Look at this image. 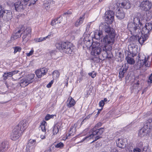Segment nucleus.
<instances>
[{
  "label": "nucleus",
  "mask_w": 152,
  "mask_h": 152,
  "mask_svg": "<svg viewBox=\"0 0 152 152\" xmlns=\"http://www.w3.org/2000/svg\"><path fill=\"white\" fill-rule=\"evenodd\" d=\"M47 72V69L44 67L36 71L35 74L38 78H40L42 76L45 75Z\"/></svg>",
  "instance_id": "obj_17"
},
{
  "label": "nucleus",
  "mask_w": 152,
  "mask_h": 152,
  "mask_svg": "<svg viewBox=\"0 0 152 152\" xmlns=\"http://www.w3.org/2000/svg\"><path fill=\"white\" fill-rule=\"evenodd\" d=\"M152 30V23L148 22L146 23L145 26L142 27L141 31L142 33H146L149 35L150 32Z\"/></svg>",
  "instance_id": "obj_15"
},
{
  "label": "nucleus",
  "mask_w": 152,
  "mask_h": 152,
  "mask_svg": "<svg viewBox=\"0 0 152 152\" xmlns=\"http://www.w3.org/2000/svg\"><path fill=\"white\" fill-rule=\"evenodd\" d=\"M97 136H96L94 137V140L91 142V143H92L93 142H95V141H96L97 140H98L99 139H100V138H101V137L99 136L98 135H97Z\"/></svg>",
  "instance_id": "obj_50"
},
{
  "label": "nucleus",
  "mask_w": 152,
  "mask_h": 152,
  "mask_svg": "<svg viewBox=\"0 0 152 152\" xmlns=\"http://www.w3.org/2000/svg\"><path fill=\"white\" fill-rule=\"evenodd\" d=\"M100 28H102V29L104 32L107 34V35L115 34V30L108 24L104 22L101 23L99 26Z\"/></svg>",
  "instance_id": "obj_6"
},
{
  "label": "nucleus",
  "mask_w": 152,
  "mask_h": 152,
  "mask_svg": "<svg viewBox=\"0 0 152 152\" xmlns=\"http://www.w3.org/2000/svg\"><path fill=\"white\" fill-rule=\"evenodd\" d=\"M88 74L90 76H91L92 78H94L96 76V74L94 72L91 73H89Z\"/></svg>",
  "instance_id": "obj_49"
},
{
  "label": "nucleus",
  "mask_w": 152,
  "mask_h": 152,
  "mask_svg": "<svg viewBox=\"0 0 152 152\" xmlns=\"http://www.w3.org/2000/svg\"><path fill=\"white\" fill-rule=\"evenodd\" d=\"M23 26H22L20 29L13 34L12 38L14 39L15 40L17 39L21 36V34H23L22 32L23 31Z\"/></svg>",
  "instance_id": "obj_21"
},
{
  "label": "nucleus",
  "mask_w": 152,
  "mask_h": 152,
  "mask_svg": "<svg viewBox=\"0 0 152 152\" xmlns=\"http://www.w3.org/2000/svg\"><path fill=\"white\" fill-rule=\"evenodd\" d=\"M19 71L18 70L14 71L9 72H7V74H8V77H12L13 75L17 73Z\"/></svg>",
  "instance_id": "obj_42"
},
{
  "label": "nucleus",
  "mask_w": 152,
  "mask_h": 152,
  "mask_svg": "<svg viewBox=\"0 0 152 152\" xmlns=\"http://www.w3.org/2000/svg\"><path fill=\"white\" fill-rule=\"evenodd\" d=\"M141 151V149L138 148H134L133 150V152H140Z\"/></svg>",
  "instance_id": "obj_57"
},
{
  "label": "nucleus",
  "mask_w": 152,
  "mask_h": 152,
  "mask_svg": "<svg viewBox=\"0 0 152 152\" xmlns=\"http://www.w3.org/2000/svg\"><path fill=\"white\" fill-rule=\"evenodd\" d=\"M23 35L22 37L23 41L26 42L30 39L31 35V29L30 27H27L25 29H23Z\"/></svg>",
  "instance_id": "obj_8"
},
{
  "label": "nucleus",
  "mask_w": 152,
  "mask_h": 152,
  "mask_svg": "<svg viewBox=\"0 0 152 152\" xmlns=\"http://www.w3.org/2000/svg\"><path fill=\"white\" fill-rule=\"evenodd\" d=\"M64 144L62 142H60L55 145V147L56 148H62L64 147Z\"/></svg>",
  "instance_id": "obj_45"
},
{
  "label": "nucleus",
  "mask_w": 152,
  "mask_h": 152,
  "mask_svg": "<svg viewBox=\"0 0 152 152\" xmlns=\"http://www.w3.org/2000/svg\"><path fill=\"white\" fill-rule=\"evenodd\" d=\"M15 10L16 11L19 12L23 10L25 6L23 5L21 2H15L14 4Z\"/></svg>",
  "instance_id": "obj_19"
},
{
  "label": "nucleus",
  "mask_w": 152,
  "mask_h": 152,
  "mask_svg": "<svg viewBox=\"0 0 152 152\" xmlns=\"http://www.w3.org/2000/svg\"><path fill=\"white\" fill-rule=\"evenodd\" d=\"M60 128V126L58 124H56L53 127V134L55 135L57 134L59 131V129Z\"/></svg>",
  "instance_id": "obj_32"
},
{
  "label": "nucleus",
  "mask_w": 152,
  "mask_h": 152,
  "mask_svg": "<svg viewBox=\"0 0 152 152\" xmlns=\"http://www.w3.org/2000/svg\"><path fill=\"white\" fill-rule=\"evenodd\" d=\"M23 1L26 2H28L29 1V4L28 5L29 6H31V4H34L36 3L37 0H23Z\"/></svg>",
  "instance_id": "obj_44"
},
{
  "label": "nucleus",
  "mask_w": 152,
  "mask_h": 152,
  "mask_svg": "<svg viewBox=\"0 0 152 152\" xmlns=\"http://www.w3.org/2000/svg\"><path fill=\"white\" fill-rule=\"evenodd\" d=\"M105 22L107 24H110L112 23L114 20V17L105 18Z\"/></svg>",
  "instance_id": "obj_31"
},
{
  "label": "nucleus",
  "mask_w": 152,
  "mask_h": 152,
  "mask_svg": "<svg viewBox=\"0 0 152 152\" xmlns=\"http://www.w3.org/2000/svg\"><path fill=\"white\" fill-rule=\"evenodd\" d=\"M146 20L147 21H150V22L152 23V14L150 13L147 14Z\"/></svg>",
  "instance_id": "obj_40"
},
{
  "label": "nucleus",
  "mask_w": 152,
  "mask_h": 152,
  "mask_svg": "<svg viewBox=\"0 0 152 152\" xmlns=\"http://www.w3.org/2000/svg\"><path fill=\"white\" fill-rule=\"evenodd\" d=\"M71 136H73L72 135V133H70L69 132V133L68 134H67L66 135V138H69V137Z\"/></svg>",
  "instance_id": "obj_61"
},
{
  "label": "nucleus",
  "mask_w": 152,
  "mask_h": 152,
  "mask_svg": "<svg viewBox=\"0 0 152 152\" xmlns=\"http://www.w3.org/2000/svg\"><path fill=\"white\" fill-rule=\"evenodd\" d=\"M91 60H93L96 63H98L99 62V57L98 56L92 58Z\"/></svg>",
  "instance_id": "obj_47"
},
{
  "label": "nucleus",
  "mask_w": 152,
  "mask_h": 152,
  "mask_svg": "<svg viewBox=\"0 0 152 152\" xmlns=\"http://www.w3.org/2000/svg\"><path fill=\"white\" fill-rule=\"evenodd\" d=\"M127 63L130 64H132L134 63V59L129 57H127L126 58Z\"/></svg>",
  "instance_id": "obj_38"
},
{
  "label": "nucleus",
  "mask_w": 152,
  "mask_h": 152,
  "mask_svg": "<svg viewBox=\"0 0 152 152\" xmlns=\"http://www.w3.org/2000/svg\"><path fill=\"white\" fill-rule=\"evenodd\" d=\"M2 16H0V18H2L5 21H9L11 20L12 17V12L10 10H5L2 12Z\"/></svg>",
  "instance_id": "obj_12"
},
{
  "label": "nucleus",
  "mask_w": 152,
  "mask_h": 152,
  "mask_svg": "<svg viewBox=\"0 0 152 152\" xmlns=\"http://www.w3.org/2000/svg\"><path fill=\"white\" fill-rule=\"evenodd\" d=\"M128 67H126V65L124 66H123L120 69L119 73V77L120 78H122L124 77V75L128 69Z\"/></svg>",
  "instance_id": "obj_22"
},
{
  "label": "nucleus",
  "mask_w": 152,
  "mask_h": 152,
  "mask_svg": "<svg viewBox=\"0 0 152 152\" xmlns=\"http://www.w3.org/2000/svg\"><path fill=\"white\" fill-rule=\"evenodd\" d=\"M83 42L84 43L86 46L88 47L89 46H90L92 44H91V40L88 39V37H85L83 39Z\"/></svg>",
  "instance_id": "obj_35"
},
{
  "label": "nucleus",
  "mask_w": 152,
  "mask_h": 152,
  "mask_svg": "<svg viewBox=\"0 0 152 152\" xmlns=\"http://www.w3.org/2000/svg\"><path fill=\"white\" fill-rule=\"evenodd\" d=\"M102 46V45H101V47L93 49L91 52V55L94 56H98L100 54L102 50V48L101 47Z\"/></svg>",
  "instance_id": "obj_24"
},
{
  "label": "nucleus",
  "mask_w": 152,
  "mask_h": 152,
  "mask_svg": "<svg viewBox=\"0 0 152 152\" xmlns=\"http://www.w3.org/2000/svg\"><path fill=\"white\" fill-rule=\"evenodd\" d=\"M149 35L145 33H142V31H141V33H139V35H136V40H137L140 44L142 45L145 41L148 38Z\"/></svg>",
  "instance_id": "obj_9"
},
{
  "label": "nucleus",
  "mask_w": 152,
  "mask_h": 152,
  "mask_svg": "<svg viewBox=\"0 0 152 152\" xmlns=\"http://www.w3.org/2000/svg\"><path fill=\"white\" fill-rule=\"evenodd\" d=\"M3 9L4 8H3L2 6L1 5H0V16H2V12L4 10H3Z\"/></svg>",
  "instance_id": "obj_58"
},
{
  "label": "nucleus",
  "mask_w": 152,
  "mask_h": 152,
  "mask_svg": "<svg viewBox=\"0 0 152 152\" xmlns=\"http://www.w3.org/2000/svg\"><path fill=\"white\" fill-rule=\"evenodd\" d=\"M102 125V123L101 122L98 123L95 127L91 129V131L92 132V134H90L89 136L86 137L80 142H82L86 140H88L91 138L94 139V136L96 135H101L104 131V128H101L98 129V128L101 126Z\"/></svg>",
  "instance_id": "obj_3"
},
{
  "label": "nucleus",
  "mask_w": 152,
  "mask_h": 152,
  "mask_svg": "<svg viewBox=\"0 0 152 152\" xmlns=\"http://www.w3.org/2000/svg\"><path fill=\"white\" fill-rule=\"evenodd\" d=\"M78 124V123H76L74 124L73 126L71 127L69 132L72 133V135H74L76 132V128L77 125Z\"/></svg>",
  "instance_id": "obj_28"
},
{
  "label": "nucleus",
  "mask_w": 152,
  "mask_h": 152,
  "mask_svg": "<svg viewBox=\"0 0 152 152\" xmlns=\"http://www.w3.org/2000/svg\"><path fill=\"white\" fill-rule=\"evenodd\" d=\"M56 51L55 50H52L50 52V53L51 56H53L55 55Z\"/></svg>",
  "instance_id": "obj_59"
},
{
  "label": "nucleus",
  "mask_w": 152,
  "mask_h": 152,
  "mask_svg": "<svg viewBox=\"0 0 152 152\" xmlns=\"http://www.w3.org/2000/svg\"><path fill=\"white\" fill-rule=\"evenodd\" d=\"M35 75L34 74H30L28 75L26 77V78H25L26 80L28 83L30 84L33 81L32 80L34 79V77Z\"/></svg>",
  "instance_id": "obj_30"
},
{
  "label": "nucleus",
  "mask_w": 152,
  "mask_h": 152,
  "mask_svg": "<svg viewBox=\"0 0 152 152\" xmlns=\"http://www.w3.org/2000/svg\"><path fill=\"white\" fill-rule=\"evenodd\" d=\"M60 75V73L57 70L54 71L53 73V77L55 78H58Z\"/></svg>",
  "instance_id": "obj_41"
},
{
  "label": "nucleus",
  "mask_w": 152,
  "mask_h": 152,
  "mask_svg": "<svg viewBox=\"0 0 152 152\" xmlns=\"http://www.w3.org/2000/svg\"><path fill=\"white\" fill-rule=\"evenodd\" d=\"M104 104H105V103L103 102L102 100H101L99 102V105L100 107H102L104 106Z\"/></svg>",
  "instance_id": "obj_55"
},
{
  "label": "nucleus",
  "mask_w": 152,
  "mask_h": 152,
  "mask_svg": "<svg viewBox=\"0 0 152 152\" xmlns=\"http://www.w3.org/2000/svg\"><path fill=\"white\" fill-rule=\"evenodd\" d=\"M147 59V58L145 57L143 60H139L138 62L136 63L134 65V68L136 69H139L144 64L146 67H149L150 64L147 63L146 64Z\"/></svg>",
  "instance_id": "obj_11"
},
{
  "label": "nucleus",
  "mask_w": 152,
  "mask_h": 152,
  "mask_svg": "<svg viewBox=\"0 0 152 152\" xmlns=\"http://www.w3.org/2000/svg\"><path fill=\"white\" fill-rule=\"evenodd\" d=\"M102 50L101 52L102 53V55L104 59L108 58V53L107 51H110L112 49V47H107V46L106 45H102Z\"/></svg>",
  "instance_id": "obj_16"
},
{
  "label": "nucleus",
  "mask_w": 152,
  "mask_h": 152,
  "mask_svg": "<svg viewBox=\"0 0 152 152\" xmlns=\"http://www.w3.org/2000/svg\"><path fill=\"white\" fill-rule=\"evenodd\" d=\"M34 50H31L29 53H26V55L27 56H31L33 53Z\"/></svg>",
  "instance_id": "obj_54"
},
{
  "label": "nucleus",
  "mask_w": 152,
  "mask_h": 152,
  "mask_svg": "<svg viewBox=\"0 0 152 152\" xmlns=\"http://www.w3.org/2000/svg\"><path fill=\"white\" fill-rule=\"evenodd\" d=\"M20 83V86L23 87H26L29 84L25 78H23L21 80Z\"/></svg>",
  "instance_id": "obj_29"
},
{
  "label": "nucleus",
  "mask_w": 152,
  "mask_h": 152,
  "mask_svg": "<svg viewBox=\"0 0 152 152\" xmlns=\"http://www.w3.org/2000/svg\"><path fill=\"white\" fill-rule=\"evenodd\" d=\"M35 142V140L30 139L26 145V148L28 149L29 151L32 150L34 148V145Z\"/></svg>",
  "instance_id": "obj_23"
},
{
  "label": "nucleus",
  "mask_w": 152,
  "mask_h": 152,
  "mask_svg": "<svg viewBox=\"0 0 152 152\" xmlns=\"http://www.w3.org/2000/svg\"><path fill=\"white\" fill-rule=\"evenodd\" d=\"M8 142L7 141L3 142L1 143L0 146V149L1 151L3 152H5V149L7 147H8Z\"/></svg>",
  "instance_id": "obj_27"
},
{
  "label": "nucleus",
  "mask_w": 152,
  "mask_h": 152,
  "mask_svg": "<svg viewBox=\"0 0 152 152\" xmlns=\"http://www.w3.org/2000/svg\"><path fill=\"white\" fill-rule=\"evenodd\" d=\"M84 18L83 17H80L76 21L75 23V26L77 27L81 24L83 22Z\"/></svg>",
  "instance_id": "obj_36"
},
{
  "label": "nucleus",
  "mask_w": 152,
  "mask_h": 152,
  "mask_svg": "<svg viewBox=\"0 0 152 152\" xmlns=\"http://www.w3.org/2000/svg\"><path fill=\"white\" fill-rule=\"evenodd\" d=\"M125 12L122 9L119 8L116 12L115 15L116 17L120 20L124 18L125 16Z\"/></svg>",
  "instance_id": "obj_20"
},
{
  "label": "nucleus",
  "mask_w": 152,
  "mask_h": 152,
  "mask_svg": "<svg viewBox=\"0 0 152 152\" xmlns=\"http://www.w3.org/2000/svg\"><path fill=\"white\" fill-rule=\"evenodd\" d=\"M143 27L142 23L140 21V18L135 17L133 18V22L129 23L127 27L132 33L136 34L141 32V28Z\"/></svg>",
  "instance_id": "obj_1"
},
{
  "label": "nucleus",
  "mask_w": 152,
  "mask_h": 152,
  "mask_svg": "<svg viewBox=\"0 0 152 152\" xmlns=\"http://www.w3.org/2000/svg\"><path fill=\"white\" fill-rule=\"evenodd\" d=\"M51 34H49L48 36L44 37H42V41L43 40H45L47 38H49L50 37Z\"/></svg>",
  "instance_id": "obj_60"
},
{
  "label": "nucleus",
  "mask_w": 152,
  "mask_h": 152,
  "mask_svg": "<svg viewBox=\"0 0 152 152\" xmlns=\"http://www.w3.org/2000/svg\"><path fill=\"white\" fill-rule=\"evenodd\" d=\"M67 105L68 107L70 108L74 106L76 103L74 99L71 96L69 97L67 101Z\"/></svg>",
  "instance_id": "obj_25"
},
{
  "label": "nucleus",
  "mask_w": 152,
  "mask_h": 152,
  "mask_svg": "<svg viewBox=\"0 0 152 152\" xmlns=\"http://www.w3.org/2000/svg\"><path fill=\"white\" fill-rule=\"evenodd\" d=\"M45 152H52L51 149L50 148H49V149L46 150Z\"/></svg>",
  "instance_id": "obj_64"
},
{
  "label": "nucleus",
  "mask_w": 152,
  "mask_h": 152,
  "mask_svg": "<svg viewBox=\"0 0 152 152\" xmlns=\"http://www.w3.org/2000/svg\"><path fill=\"white\" fill-rule=\"evenodd\" d=\"M46 124V122L45 121H43L41 123L40 127L42 131L44 132H45L46 131L45 129V125Z\"/></svg>",
  "instance_id": "obj_39"
},
{
  "label": "nucleus",
  "mask_w": 152,
  "mask_h": 152,
  "mask_svg": "<svg viewBox=\"0 0 152 152\" xmlns=\"http://www.w3.org/2000/svg\"><path fill=\"white\" fill-rule=\"evenodd\" d=\"M116 4L117 6L119 7L120 8L127 10L131 7L130 1L129 0H118Z\"/></svg>",
  "instance_id": "obj_7"
},
{
  "label": "nucleus",
  "mask_w": 152,
  "mask_h": 152,
  "mask_svg": "<svg viewBox=\"0 0 152 152\" xmlns=\"http://www.w3.org/2000/svg\"><path fill=\"white\" fill-rule=\"evenodd\" d=\"M105 18L114 17V13L113 11L109 10L105 12Z\"/></svg>",
  "instance_id": "obj_34"
},
{
  "label": "nucleus",
  "mask_w": 152,
  "mask_h": 152,
  "mask_svg": "<svg viewBox=\"0 0 152 152\" xmlns=\"http://www.w3.org/2000/svg\"><path fill=\"white\" fill-rule=\"evenodd\" d=\"M57 20V23H60L62 20V18L60 16L59 17L57 18H56Z\"/></svg>",
  "instance_id": "obj_48"
},
{
  "label": "nucleus",
  "mask_w": 152,
  "mask_h": 152,
  "mask_svg": "<svg viewBox=\"0 0 152 152\" xmlns=\"http://www.w3.org/2000/svg\"><path fill=\"white\" fill-rule=\"evenodd\" d=\"M53 1L51 0L46 1L43 4V7L46 10H49L51 3H53Z\"/></svg>",
  "instance_id": "obj_26"
},
{
  "label": "nucleus",
  "mask_w": 152,
  "mask_h": 152,
  "mask_svg": "<svg viewBox=\"0 0 152 152\" xmlns=\"http://www.w3.org/2000/svg\"><path fill=\"white\" fill-rule=\"evenodd\" d=\"M54 115H50L49 114H47L45 117V119L46 121L48 120L50 118H53Z\"/></svg>",
  "instance_id": "obj_46"
},
{
  "label": "nucleus",
  "mask_w": 152,
  "mask_h": 152,
  "mask_svg": "<svg viewBox=\"0 0 152 152\" xmlns=\"http://www.w3.org/2000/svg\"><path fill=\"white\" fill-rule=\"evenodd\" d=\"M111 152H118V151L116 148H114L112 149Z\"/></svg>",
  "instance_id": "obj_63"
},
{
  "label": "nucleus",
  "mask_w": 152,
  "mask_h": 152,
  "mask_svg": "<svg viewBox=\"0 0 152 152\" xmlns=\"http://www.w3.org/2000/svg\"><path fill=\"white\" fill-rule=\"evenodd\" d=\"M117 146L119 148H125L127 144V140L126 138H118L116 141Z\"/></svg>",
  "instance_id": "obj_14"
},
{
  "label": "nucleus",
  "mask_w": 152,
  "mask_h": 152,
  "mask_svg": "<svg viewBox=\"0 0 152 152\" xmlns=\"http://www.w3.org/2000/svg\"><path fill=\"white\" fill-rule=\"evenodd\" d=\"M13 48L14 50V54H15L17 52H20L22 50V48L19 46L15 47H13Z\"/></svg>",
  "instance_id": "obj_43"
},
{
  "label": "nucleus",
  "mask_w": 152,
  "mask_h": 152,
  "mask_svg": "<svg viewBox=\"0 0 152 152\" xmlns=\"http://www.w3.org/2000/svg\"><path fill=\"white\" fill-rule=\"evenodd\" d=\"M152 4L147 0H144L140 4V7L142 10L145 11H149L151 8Z\"/></svg>",
  "instance_id": "obj_10"
},
{
  "label": "nucleus",
  "mask_w": 152,
  "mask_h": 152,
  "mask_svg": "<svg viewBox=\"0 0 152 152\" xmlns=\"http://www.w3.org/2000/svg\"><path fill=\"white\" fill-rule=\"evenodd\" d=\"M3 77L4 79L5 80L7 79L9 77L8 74H7V72L4 73V74L3 75Z\"/></svg>",
  "instance_id": "obj_52"
},
{
  "label": "nucleus",
  "mask_w": 152,
  "mask_h": 152,
  "mask_svg": "<svg viewBox=\"0 0 152 152\" xmlns=\"http://www.w3.org/2000/svg\"><path fill=\"white\" fill-rule=\"evenodd\" d=\"M53 80H52L48 85H47V87L48 88L50 87L51 85L53 84Z\"/></svg>",
  "instance_id": "obj_56"
},
{
  "label": "nucleus",
  "mask_w": 152,
  "mask_h": 152,
  "mask_svg": "<svg viewBox=\"0 0 152 152\" xmlns=\"http://www.w3.org/2000/svg\"><path fill=\"white\" fill-rule=\"evenodd\" d=\"M57 49L61 50L63 52L68 54H72L74 53L73 45L67 42H63L56 44Z\"/></svg>",
  "instance_id": "obj_2"
},
{
  "label": "nucleus",
  "mask_w": 152,
  "mask_h": 152,
  "mask_svg": "<svg viewBox=\"0 0 152 152\" xmlns=\"http://www.w3.org/2000/svg\"><path fill=\"white\" fill-rule=\"evenodd\" d=\"M115 34L106 35L103 37L102 41L103 43V45H106L107 47H112L111 45L114 43Z\"/></svg>",
  "instance_id": "obj_5"
},
{
  "label": "nucleus",
  "mask_w": 152,
  "mask_h": 152,
  "mask_svg": "<svg viewBox=\"0 0 152 152\" xmlns=\"http://www.w3.org/2000/svg\"><path fill=\"white\" fill-rule=\"evenodd\" d=\"M34 41L36 42H40L42 41V37L39 38H36L34 39Z\"/></svg>",
  "instance_id": "obj_53"
},
{
  "label": "nucleus",
  "mask_w": 152,
  "mask_h": 152,
  "mask_svg": "<svg viewBox=\"0 0 152 152\" xmlns=\"http://www.w3.org/2000/svg\"><path fill=\"white\" fill-rule=\"evenodd\" d=\"M18 129L19 127L18 126H15L13 129L10 136L11 139L12 140H16L19 138L21 131L18 130Z\"/></svg>",
  "instance_id": "obj_13"
},
{
  "label": "nucleus",
  "mask_w": 152,
  "mask_h": 152,
  "mask_svg": "<svg viewBox=\"0 0 152 152\" xmlns=\"http://www.w3.org/2000/svg\"><path fill=\"white\" fill-rule=\"evenodd\" d=\"M92 50L101 47L100 44L98 42H94L92 44Z\"/></svg>",
  "instance_id": "obj_37"
},
{
  "label": "nucleus",
  "mask_w": 152,
  "mask_h": 152,
  "mask_svg": "<svg viewBox=\"0 0 152 152\" xmlns=\"http://www.w3.org/2000/svg\"><path fill=\"white\" fill-rule=\"evenodd\" d=\"M149 80L150 83L152 82V73L151 75L149 77Z\"/></svg>",
  "instance_id": "obj_62"
},
{
  "label": "nucleus",
  "mask_w": 152,
  "mask_h": 152,
  "mask_svg": "<svg viewBox=\"0 0 152 152\" xmlns=\"http://www.w3.org/2000/svg\"><path fill=\"white\" fill-rule=\"evenodd\" d=\"M103 33L101 30H99L97 32H96L95 34V37L98 39H100L101 37H102Z\"/></svg>",
  "instance_id": "obj_33"
},
{
  "label": "nucleus",
  "mask_w": 152,
  "mask_h": 152,
  "mask_svg": "<svg viewBox=\"0 0 152 152\" xmlns=\"http://www.w3.org/2000/svg\"><path fill=\"white\" fill-rule=\"evenodd\" d=\"M57 23V20H56V19H55L53 20H52L51 23V24L53 26H54L55 25H56Z\"/></svg>",
  "instance_id": "obj_51"
},
{
  "label": "nucleus",
  "mask_w": 152,
  "mask_h": 152,
  "mask_svg": "<svg viewBox=\"0 0 152 152\" xmlns=\"http://www.w3.org/2000/svg\"><path fill=\"white\" fill-rule=\"evenodd\" d=\"M152 128V118H150L146 121L143 127L138 131V136L141 137L147 135L149 133V129Z\"/></svg>",
  "instance_id": "obj_4"
},
{
  "label": "nucleus",
  "mask_w": 152,
  "mask_h": 152,
  "mask_svg": "<svg viewBox=\"0 0 152 152\" xmlns=\"http://www.w3.org/2000/svg\"><path fill=\"white\" fill-rule=\"evenodd\" d=\"M27 125V122L26 120H24L21 121L18 125L16 126L19 127V129L21 131V132L22 133L26 128Z\"/></svg>",
  "instance_id": "obj_18"
}]
</instances>
